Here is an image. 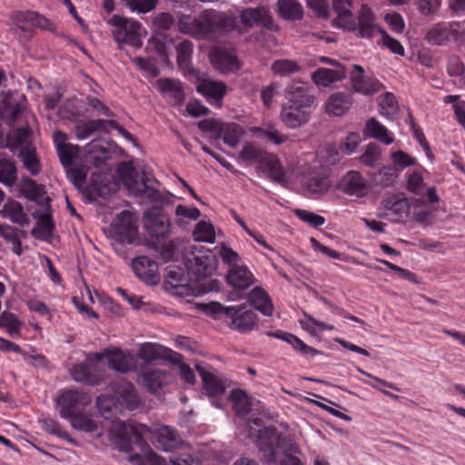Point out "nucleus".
I'll return each instance as SVG.
<instances>
[{"mask_svg":"<svg viewBox=\"0 0 465 465\" xmlns=\"http://www.w3.org/2000/svg\"><path fill=\"white\" fill-rule=\"evenodd\" d=\"M109 23L114 27L113 36L119 45L127 44L134 48L142 46V25L139 22L114 15Z\"/></svg>","mask_w":465,"mask_h":465,"instance_id":"4","label":"nucleus"},{"mask_svg":"<svg viewBox=\"0 0 465 465\" xmlns=\"http://www.w3.org/2000/svg\"><path fill=\"white\" fill-rule=\"evenodd\" d=\"M399 107L395 96L391 93H386L381 98L380 113L387 118L392 117L398 113Z\"/></svg>","mask_w":465,"mask_h":465,"instance_id":"56","label":"nucleus"},{"mask_svg":"<svg viewBox=\"0 0 465 465\" xmlns=\"http://www.w3.org/2000/svg\"><path fill=\"white\" fill-rule=\"evenodd\" d=\"M352 0H332V6L337 14L332 25L348 32H355L360 38H372L381 31L375 21V15L367 5H362L357 16V23L352 19L350 10Z\"/></svg>","mask_w":465,"mask_h":465,"instance_id":"2","label":"nucleus"},{"mask_svg":"<svg viewBox=\"0 0 465 465\" xmlns=\"http://www.w3.org/2000/svg\"><path fill=\"white\" fill-rule=\"evenodd\" d=\"M272 72L279 76H290L301 71V65L295 60L278 59L271 65Z\"/></svg>","mask_w":465,"mask_h":465,"instance_id":"39","label":"nucleus"},{"mask_svg":"<svg viewBox=\"0 0 465 465\" xmlns=\"http://www.w3.org/2000/svg\"><path fill=\"white\" fill-rule=\"evenodd\" d=\"M75 136L78 140H84L96 133L93 120L81 122L75 126Z\"/></svg>","mask_w":465,"mask_h":465,"instance_id":"62","label":"nucleus"},{"mask_svg":"<svg viewBox=\"0 0 465 465\" xmlns=\"http://www.w3.org/2000/svg\"><path fill=\"white\" fill-rule=\"evenodd\" d=\"M163 346L157 343L144 342L140 345L137 357L145 362L161 360L163 357Z\"/></svg>","mask_w":465,"mask_h":465,"instance_id":"43","label":"nucleus"},{"mask_svg":"<svg viewBox=\"0 0 465 465\" xmlns=\"http://www.w3.org/2000/svg\"><path fill=\"white\" fill-rule=\"evenodd\" d=\"M132 432L134 427L122 420L114 421L109 429V440L121 451L131 450Z\"/></svg>","mask_w":465,"mask_h":465,"instance_id":"10","label":"nucleus"},{"mask_svg":"<svg viewBox=\"0 0 465 465\" xmlns=\"http://www.w3.org/2000/svg\"><path fill=\"white\" fill-rule=\"evenodd\" d=\"M95 358L91 361L86 358V362L74 365L71 368L72 378L77 382H84L88 385H97L100 382V377L92 373V369L95 370Z\"/></svg>","mask_w":465,"mask_h":465,"instance_id":"22","label":"nucleus"},{"mask_svg":"<svg viewBox=\"0 0 465 465\" xmlns=\"http://www.w3.org/2000/svg\"><path fill=\"white\" fill-rule=\"evenodd\" d=\"M66 419L69 420L70 424L74 429L83 430L87 433L94 432L98 429L97 423L92 420L90 416L84 413L75 412V414H72Z\"/></svg>","mask_w":465,"mask_h":465,"instance_id":"44","label":"nucleus"},{"mask_svg":"<svg viewBox=\"0 0 465 465\" xmlns=\"http://www.w3.org/2000/svg\"><path fill=\"white\" fill-rule=\"evenodd\" d=\"M93 358H95L97 362L106 359L108 361V366L111 369L122 373H126L132 370L131 356L117 348L113 350L106 349L104 351L88 355L89 361H91Z\"/></svg>","mask_w":465,"mask_h":465,"instance_id":"8","label":"nucleus"},{"mask_svg":"<svg viewBox=\"0 0 465 465\" xmlns=\"http://www.w3.org/2000/svg\"><path fill=\"white\" fill-rule=\"evenodd\" d=\"M140 377L143 386L151 392H155L167 383L169 373L164 370L143 368Z\"/></svg>","mask_w":465,"mask_h":465,"instance_id":"23","label":"nucleus"},{"mask_svg":"<svg viewBox=\"0 0 465 465\" xmlns=\"http://www.w3.org/2000/svg\"><path fill=\"white\" fill-rule=\"evenodd\" d=\"M96 132L109 133L107 126L115 129L124 138L137 145L136 139L114 120H93Z\"/></svg>","mask_w":465,"mask_h":465,"instance_id":"45","label":"nucleus"},{"mask_svg":"<svg viewBox=\"0 0 465 465\" xmlns=\"http://www.w3.org/2000/svg\"><path fill=\"white\" fill-rule=\"evenodd\" d=\"M43 428L46 432L50 434L56 435L57 437L64 439L74 445L76 444V441L72 439L65 430L62 429L61 425L51 419H45L43 420Z\"/></svg>","mask_w":465,"mask_h":465,"instance_id":"59","label":"nucleus"},{"mask_svg":"<svg viewBox=\"0 0 465 465\" xmlns=\"http://www.w3.org/2000/svg\"><path fill=\"white\" fill-rule=\"evenodd\" d=\"M114 232L121 242L132 243L138 232L134 214L129 211L121 212L115 218L114 223Z\"/></svg>","mask_w":465,"mask_h":465,"instance_id":"11","label":"nucleus"},{"mask_svg":"<svg viewBox=\"0 0 465 465\" xmlns=\"http://www.w3.org/2000/svg\"><path fill=\"white\" fill-rule=\"evenodd\" d=\"M237 26V16L231 12L204 9L197 15H181L177 21L178 31L195 39H213L228 34Z\"/></svg>","mask_w":465,"mask_h":465,"instance_id":"1","label":"nucleus"},{"mask_svg":"<svg viewBox=\"0 0 465 465\" xmlns=\"http://www.w3.org/2000/svg\"><path fill=\"white\" fill-rule=\"evenodd\" d=\"M310 114V108L283 104L281 111V120L288 128L295 129L306 124L309 121Z\"/></svg>","mask_w":465,"mask_h":465,"instance_id":"15","label":"nucleus"},{"mask_svg":"<svg viewBox=\"0 0 465 465\" xmlns=\"http://www.w3.org/2000/svg\"><path fill=\"white\" fill-rule=\"evenodd\" d=\"M295 214L302 221L308 223L313 227L321 226L325 223V219L322 216L305 210L297 209L295 210Z\"/></svg>","mask_w":465,"mask_h":465,"instance_id":"61","label":"nucleus"},{"mask_svg":"<svg viewBox=\"0 0 465 465\" xmlns=\"http://www.w3.org/2000/svg\"><path fill=\"white\" fill-rule=\"evenodd\" d=\"M30 134L31 132L27 127H21L7 134L6 145L11 152H14L17 147L30 146Z\"/></svg>","mask_w":465,"mask_h":465,"instance_id":"37","label":"nucleus"},{"mask_svg":"<svg viewBox=\"0 0 465 465\" xmlns=\"http://www.w3.org/2000/svg\"><path fill=\"white\" fill-rule=\"evenodd\" d=\"M450 32L443 24H437L430 28L426 34V40L432 45H442L449 42Z\"/></svg>","mask_w":465,"mask_h":465,"instance_id":"46","label":"nucleus"},{"mask_svg":"<svg viewBox=\"0 0 465 465\" xmlns=\"http://www.w3.org/2000/svg\"><path fill=\"white\" fill-rule=\"evenodd\" d=\"M351 83L354 92L364 95H371L382 88V84L379 81L365 77L363 67L358 64L353 65Z\"/></svg>","mask_w":465,"mask_h":465,"instance_id":"14","label":"nucleus"},{"mask_svg":"<svg viewBox=\"0 0 465 465\" xmlns=\"http://www.w3.org/2000/svg\"><path fill=\"white\" fill-rule=\"evenodd\" d=\"M19 154L25 168H26L32 175H37L41 172L40 163L34 147L25 146L21 148Z\"/></svg>","mask_w":465,"mask_h":465,"instance_id":"42","label":"nucleus"},{"mask_svg":"<svg viewBox=\"0 0 465 465\" xmlns=\"http://www.w3.org/2000/svg\"><path fill=\"white\" fill-rule=\"evenodd\" d=\"M159 0H121L122 4L133 13L148 14L154 10Z\"/></svg>","mask_w":465,"mask_h":465,"instance_id":"53","label":"nucleus"},{"mask_svg":"<svg viewBox=\"0 0 465 465\" xmlns=\"http://www.w3.org/2000/svg\"><path fill=\"white\" fill-rule=\"evenodd\" d=\"M17 181L15 162L7 154L0 153V183L12 187Z\"/></svg>","mask_w":465,"mask_h":465,"instance_id":"31","label":"nucleus"},{"mask_svg":"<svg viewBox=\"0 0 465 465\" xmlns=\"http://www.w3.org/2000/svg\"><path fill=\"white\" fill-rule=\"evenodd\" d=\"M286 93L288 102L285 104L311 108L315 103V97L309 93V85L305 82H293Z\"/></svg>","mask_w":465,"mask_h":465,"instance_id":"13","label":"nucleus"},{"mask_svg":"<svg viewBox=\"0 0 465 465\" xmlns=\"http://www.w3.org/2000/svg\"><path fill=\"white\" fill-rule=\"evenodd\" d=\"M249 303L265 316H271L273 304L269 294L262 288L255 287L248 294Z\"/></svg>","mask_w":465,"mask_h":465,"instance_id":"29","label":"nucleus"},{"mask_svg":"<svg viewBox=\"0 0 465 465\" xmlns=\"http://www.w3.org/2000/svg\"><path fill=\"white\" fill-rule=\"evenodd\" d=\"M381 156V151L380 147L375 143H369L364 153L360 156V161L366 166H373Z\"/></svg>","mask_w":465,"mask_h":465,"instance_id":"57","label":"nucleus"},{"mask_svg":"<svg viewBox=\"0 0 465 465\" xmlns=\"http://www.w3.org/2000/svg\"><path fill=\"white\" fill-rule=\"evenodd\" d=\"M302 187L312 195H320L329 190L331 182L327 177L312 176L303 181Z\"/></svg>","mask_w":465,"mask_h":465,"instance_id":"41","label":"nucleus"},{"mask_svg":"<svg viewBox=\"0 0 465 465\" xmlns=\"http://www.w3.org/2000/svg\"><path fill=\"white\" fill-rule=\"evenodd\" d=\"M45 207L43 213L35 212L33 213V217L37 220L38 232L36 228L32 230V234L37 238L45 239L52 235L54 224L51 216V205L50 198H45Z\"/></svg>","mask_w":465,"mask_h":465,"instance_id":"19","label":"nucleus"},{"mask_svg":"<svg viewBox=\"0 0 465 465\" xmlns=\"http://www.w3.org/2000/svg\"><path fill=\"white\" fill-rule=\"evenodd\" d=\"M263 163L269 168L268 176L272 181L281 185L286 184L285 172L275 155L270 154V159H267Z\"/></svg>","mask_w":465,"mask_h":465,"instance_id":"49","label":"nucleus"},{"mask_svg":"<svg viewBox=\"0 0 465 465\" xmlns=\"http://www.w3.org/2000/svg\"><path fill=\"white\" fill-rule=\"evenodd\" d=\"M159 92L173 99L174 104H181L184 99L183 88L179 80L161 78L156 83Z\"/></svg>","mask_w":465,"mask_h":465,"instance_id":"28","label":"nucleus"},{"mask_svg":"<svg viewBox=\"0 0 465 465\" xmlns=\"http://www.w3.org/2000/svg\"><path fill=\"white\" fill-rule=\"evenodd\" d=\"M124 181L133 194L140 198L143 197V191H144L146 181L143 178L139 180V175L134 168L125 175Z\"/></svg>","mask_w":465,"mask_h":465,"instance_id":"54","label":"nucleus"},{"mask_svg":"<svg viewBox=\"0 0 465 465\" xmlns=\"http://www.w3.org/2000/svg\"><path fill=\"white\" fill-rule=\"evenodd\" d=\"M176 54L178 65L188 68L193 54V43L190 40H183L176 46Z\"/></svg>","mask_w":465,"mask_h":465,"instance_id":"55","label":"nucleus"},{"mask_svg":"<svg viewBox=\"0 0 465 465\" xmlns=\"http://www.w3.org/2000/svg\"><path fill=\"white\" fill-rule=\"evenodd\" d=\"M20 193L29 201L35 202L39 206L45 207L46 195L45 187L36 183L33 179L23 177L20 183Z\"/></svg>","mask_w":465,"mask_h":465,"instance_id":"20","label":"nucleus"},{"mask_svg":"<svg viewBox=\"0 0 465 465\" xmlns=\"http://www.w3.org/2000/svg\"><path fill=\"white\" fill-rule=\"evenodd\" d=\"M299 323L304 331L312 336H317L323 331H332L334 329L333 325L317 321L306 312H303V318L299 320Z\"/></svg>","mask_w":465,"mask_h":465,"instance_id":"40","label":"nucleus"},{"mask_svg":"<svg viewBox=\"0 0 465 465\" xmlns=\"http://www.w3.org/2000/svg\"><path fill=\"white\" fill-rule=\"evenodd\" d=\"M117 393L122 403L126 406L130 411L136 410L140 404V397L133 384L127 381H121L119 383Z\"/></svg>","mask_w":465,"mask_h":465,"instance_id":"32","label":"nucleus"},{"mask_svg":"<svg viewBox=\"0 0 465 465\" xmlns=\"http://www.w3.org/2000/svg\"><path fill=\"white\" fill-rule=\"evenodd\" d=\"M270 154L267 152L256 147L252 143H247L243 146L240 153V157L244 161H252L256 163H264L270 159Z\"/></svg>","mask_w":465,"mask_h":465,"instance_id":"51","label":"nucleus"},{"mask_svg":"<svg viewBox=\"0 0 465 465\" xmlns=\"http://www.w3.org/2000/svg\"><path fill=\"white\" fill-rule=\"evenodd\" d=\"M133 63L153 77H156L159 74V69L155 66L151 58L134 57Z\"/></svg>","mask_w":465,"mask_h":465,"instance_id":"64","label":"nucleus"},{"mask_svg":"<svg viewBox=\"0 0 465 465\" xmlns=\"http://www.w3.org/2000/svg\"><path fill=\"white\" fill-rule=\"evenodd\" d=\"M346 77V70L341 65L333 69L319 68L312 75L313 83L318 86L326 87L331 84L341 81Z\"/></svg>","mask_w":465,"mask_h":465,"instance_id":"24","label":"nucleus"},{"mask_svg":"<svg viewBox=\"0 0 465 465\" xmlns=\"http://www.w3.org/2000/svg\"><path fill=\"white\" fill-rule=\"evenodd\" d=\"M352 104L351 95L344 93H335L331 94L326 103V112L329 114L341 116L345 114Z\"/></svg>","mask_w":465,"mask_h":465,"instance_id":"30","label":"nucleus"},{"mask_svg":"<svg viewBox=\"0 0 465 465\" xmlns=\"http://www.w3.org/2000/svg\"><path fill=\"white\" fill-rule=\"evenodd\" d=\"M78 145H73L70 143L66 145H60L57 149V153L63 166H71L74 156L78 153Z\"/></svg>","mask_w":465,"mask_h":465,"instance_id":"58","label":"nucleus"},{"mask_svg":"<svg viewBox=\"0 0 465 465\" xmlns=\"http://www.w3.org/2000/svg\"><path fill=\"white\" fill-rule=\"evenodd\" d=\"M91 401L92 398L89 394L78 391H67L56 400L57 404L61 407L60 416L64 419L75 414L79 407H85Z\"/></svg>","mask_w":465,"mask_h":465,"instance_id":"7","label":"nucleus"},{"mask_svg":"<svg viewBox=\"0 0 465 465\" xmlns=\"http://www.w3.org/2000/svg\"><path fill=\"white\" fill-rule=\"evenodd\" d=\"M227 312L230 327L239 332H249L258 326L257 314L252 310H247L243 304L231 306V310Z\"/></svg>","mask_w":465,"mask_h":465,"instance_id":"6","label":"nucleus"},{"mask_svg":"<svg viewBox=\"0 0 465 465\" xmlns=\"http://www.w3.org/2000/svg\"><path fill=\"white\" fill-rule=\"evenodd\" d=\"M143 223L151 236L163 238L170 233V220L162 208L153 206L146 210L143 215Z\"/></svg>","mask_w":465,"mask_h":465,"instance_id":"5","label":"nucleus"},{"mask_svg":"<svg viewBox=\"0 0 465 465\" xmlns=\"http://www.w3.org/2000/svg\"><path fill=\"white\" fill-rule=\"evenodd\" d=\"M182 444L174 430L168 427L161 428L156 437V448L163 451H173Z\"/></svg>","mask_w":465,"mask_h":465,"instance_id":"33","label":"nucleus"},{"mask_svg":"<svg viewBox=\"0 0 465 465\" xmlns=\"http://www.w3.org/2000/svg\"><path fill=\"white\" fill-rule=\"evenodd\" d=\"M229 400L236 415L244 416L251 411L252 404L250 399L242 390H232Z\"/></svg>","mask_w":465,"mask_h":465,"instance_id":"38","label":"nucleus"},{"mask_svg":"<svg viewBox=\"0 0 465 465\" xmlns=\"http://www.w3.org/2000/svg\"><path fill=\"white\" fill-rule=\"evenodd\" d=\"M244 134L245 132L241 125L235 123H226L223 143L232 148H235Z\"/></svg>","mask_w":465,"mask_h":465,"instance_id":"50","label":"nucleus"},{"mask_svg":"<svg viewBox=\"0 0 465 465\" xmlns=\"http://www.w3.org/2000/svg\"><path fill=\"white\" fill-rule=\"evenodd\" d=\"M184 264L192 281L201 282L211 277L217 268L216 258L203 246H190L184 254Z\"/></svg>","mask_w":465,"mask_h":465,"instance_id":"3","label":"nucleus"},{"mask_svg":"<svg viewBox=\"0 0 465 465\" xmlns=\"http://www.w3.org/2000/svg\"><path fill=\"white\" fill-rule=\"evenodd\" d=\"M435 208L419 205L411 213V219L423 227H428L435 223Z\"/></svg>","mask_w":465,"mask_h":465,"instance_id":"47","label":"nucleus"},{"mask_svg":"<svg viewBox=\"0 0 465 465\" xmlns=\"http://www.w3.org/2000/svg\"><path fill=\"white\" fill-rule=\"evenodd\" d=\"M363 134L365 136L379 140L385 144H391L394 141L393 138L389 137L387 128L373 117L366 122Z\"/></svg>","mask_w":465,"mask_h":465,"instance_id":"35","label":"nucleus"},{"mask_svg":"<svg viewBox=\"0 0 465 465\" xmlns=\"http://www.w3.org/2000/svg\"><path fill=\"white\" fill-rule=\"evenodd\" d=\"M90 161L100 166L110 155L109 143L104 140H94L87 144Z\"/></svg>","mask_w":465,"mask_h":465,"instance_id":"34","label":"nucleus"},{"mask_svg":"<svg viewBox=\"0 0 465 465\" xmlns=\"http://www.w3.org/2000/svg\"><path fill=\"white\" fill-rule=\"evenodd\" d=\"M240 18L245 27L252 28L257 25H262L269 30L274 28L273 19L269 9L264 5L243 8L240 13Z\"/></svg>","mask_w":465,"mask_h":465,"instance_id":"9","label":"nucleus"},{"mask_svg":"<svg viewBox=\"0 0 465 465\" xmlns=\"http://www.w3.org/2000/svg\"><path fill=\"white\" fill-rule=\"evenodd\" d=\"M132 267L135 275L149 285L159 282L158 264L146 256L136 257L132 261Z\"/></svg>","mask_w":465,"mask_h":465,"instance_id":"12","label":"nucleus"},{"mask_svg":"<svg viewBox=\"0 0 465 465\" xmlns=\"http://www.w3.org/2000/svg\"><path fill=\"white\" fill-rule=\"evenodd\" d=\"M203 310L207 315L216 319H220L221 315H224L227 318L229 315L227 311L231 310V306L227 307L218 302H213L209 304H204Z\"/></svg>","mask_w":465,"mask_h":465,"instance_id":"60","label":"nucleus"},{"mask_svg":"<svg viewBox=\"0 0 465 465\" xmlns=\"http://www.w3.org/2000/svg\"><path fill=\"white\" fill-rule=\"evenodd\" d=\"M278 12L286 20H299L302 16V7L297 0H278Z\"/></svg>","mask_w":465,"mask_h":465,"instance_id":"36","label":"nucleus"},{"mask_svg":"<svg viewBox=\"0 0 465 465\" xmlns=\"http://www.w3.org/2000/svg\"><path fill=\"white\" fill-rule=\"evenodd\" d=\"M340 188L343 193L358 197L364 196L368 193L367 181L357 171H349L345 173L341 180Z\"/></svg>","mask_w":465,"mask_h":465,"instance_id":"16","label":"nucleus"},{"mask_svg":"<svg viewBox=\"0 0 465 465\" xmlns=\"http://www.w3.org/2000/svg\"><path fill=\"white\" fill-rule=\"evenodd\" d=\"M193 237L196 242L213 243L215 241L214 229L212 223L200 222L193 230Z\"/></svg>","mask_w":465,"mask_h":465,"instance_id":"52","label":"nucleus"},{"mask_svg":"<svg viewBox=\"0 0 465 465\" xmlns=\"http://www.w3.org/2000/svg\"><path fill=\"white\" fill-rule=\"evenodd\" d=\"M227 87L223 82L205 80L197 85V91L202 94L209 104L220 108Z\"/></svg>","mask_w":465,"mask_h":465,"instance_id":"18","label":"nucleus"},{"mask_svg":"<svg viewBox=\"0 0 465 465\" xmlns=\"http://www.w3.org/2000/svg\"><path fill=\"white\" fill-rule=\"evenodd\" d=\"M0 215L10 219L21 227H25L30 223V219L25 213L23 205L15 200H10L5 203L0 210Z\"/></svg>","mask_w":465,"mask_h":465,"instance_id":"26","label":"nucleus"},{"mask_svg":"<svg viewBox=\"0 0 465 465\" xmlns=\"http://www.w3.org/2000/svg\"><path fill=\"white\" fill-rule=\"evenodd\" d=\"M411 201L404 196H394L384 201V208L388 212L386 215L396 216V221L401 222L411 217Z\"/></svg>","mask_w":465,"mask_h":465,"instance_id":"21","label":"nucleus"},{"mask_svg":"<svg viewBox=\"0 0 465 465\" xmlns=\"http://www.w3.org/2000/svg\"><path fill=\"white\" fill-rule=\"evenodd\" d=\"M227 282L237 289H247L254 282L252 273L246 266L234 265L227 274Z\"/></svg>","mask_w":465,"mask_h":465,"instance_id":"25","label":"nucleus"},{"mask_svg":"<svg viewBox=\"0 0 465 465\" xmlns=\"http://www.w3.org/2000/svg\"><path fill=\"white\" fill-rule=\"evenodd\" d=\"M195 368L203 380V387L208 394L216 396L224 393L226 389V381H223L215 374L207 371L200 365H196Z\"/></svg>","mask_w":465,"mask_h":465,"instance_id":"27","label":"nucleus"},{"mask_svg":"<svg viewBox=\"0 0 465 465\" xmlns=\"http://www.w3.org/2000/svg\"><path fill=\"white\" fill-rule=\"evenodd\" d=\"M277 430L274 427H266L259 431L257 444L262 450H270L273 455V446L278 441Z\"/></svg>","mask_w":465,"mask_h":465,"instance_id":"48","label":"nucleus"},{"mask_svg":"<svg viewBox=\"0 0 465 465\" xmlns=\"http://www.w3.org/2000/svg\"><path fill=\"white\" fill-rule=\"evenodd\" d=\"M209 58L213 66L221 73L232 72L241 67L236 55L225 49L213 50Z\"/></svg>","mask_w":465,"mask_h":465,"instance_id":"17","label":"nucleus"},{"mask_svg":"<svg viewBox=\"0 0 465 465\" xmlns=\"http://www.w3.org/2000/svg\"><path fill=\"white\" fill-rule=\"evenodd\" d=\"M423 178L419 172H413L408 178L407 188L414 194L420 195L423 193Z\"/></svg>","mask_w":465,"mask_h":465,"instance_id":"63","label":"nucleus"}]
</instances>
